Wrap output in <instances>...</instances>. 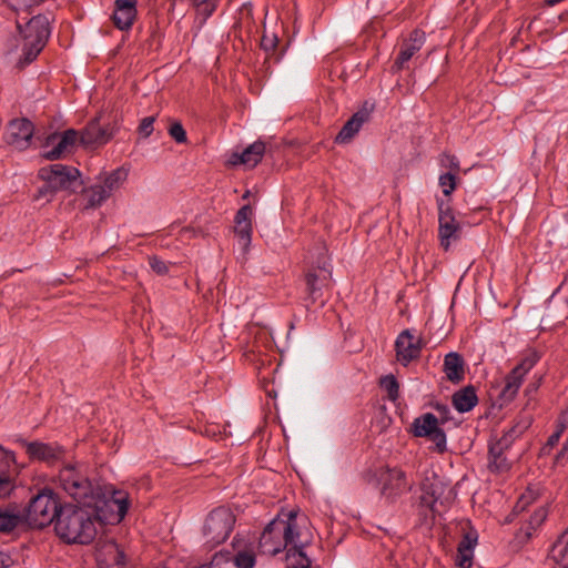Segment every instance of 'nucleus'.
Wrapping results in <instances>:
<instances>
[{
	"instance_id": "nucleus-29",
	"label": "nucleus",
	"mask_w": 568,
	"mask_h": 568,
	"mask_svg": "<svg viewBox=\"0 0 568 568\" xmlns=\"http://www.w3.org/2000/svg\"><path fill=\"white\" fill-rule=\"evenodd\" d=\"M64 455V450L57 444L38 443V462L42 460L48 465H55Z\"/></svg>"
},
{
	"instance_id": "nucleus-23",
	"label": "nucleus",
	"mask_w": 568,
	"mask_h": 568,
	"mask_svg": "<svg viewBox=\"0 0 568 568\" xmlns=\"http://www.w3.org/2000/svg\"><path fill=\"white\" fill-rule=\"evenodd\" d=\"M80 205L84 210L100 207L110 196L108 190L102 187L101 183L92 184L88 187L80 189Z\"/></svg>"
},
{
	"instance_id": "nucleus-21",
	"label": "nucleus",
	"mask_w": 568,
	"mask_h": 568,
	"mask_svg": "<svg viewBox=\"0 0 568 568\" xmlns=\"http://www.w3.org/2000/svg\"><path fill=\"white\" fill-rule=\"evenodd\" d=\"M369 119V112L366 109H362L355 112L351 119L343 125L341 131L335 138V142L338 144H346L359 132L361 128Z\"/></svg>"
},
{
	"instance_id": "nucleus-6",
	"label": "nucleus",
	"mask_w": 568,
	"mask_h": 568,
	"mask_svg": "<svg viewBox=\"0 0 568 568\" xmlns=\"http://www.w3.org/2000/svg\"><path fill=\"white\" fill-rule=\"evenodd\" d=\"M374 479L382 498L387 503H395L414 487V483L408 480L406 473L397 467L377 468L374 473Z\"/></svg>"
},
{
	"instance_id": "nucleus-4",
	"label": "nucleus",
	"mask_w": 568,
	"mask_h": 568,
	"mask_svg": "<svg viewBox=\"0 0 568 568\" xmlns=\"http://www.w3.org/2000/svg\"><path fill=\"white\" fill-rule=\"evenodd\" d=\"M6 2L17 13V29L24 41L22 48L23 58L17 63L19 69H23L36 59L33 53L36 45V26L33 24L36 16L33 14V6L36 4V0H6Z\"/></svg>"
},
{
	"instance_id": "nucleus-51",
	"label": "nucleus",
	"mask_w": 568,
	"mask_h": 568,
	"mask_svg": "<svg viewBox=\"0 0 568 568\" xmlns=\"http://www.w3.org/2000/svg\"><path fill=\"white\" fill-rule=\"evenodd\" d=\"M568 454V442L564 444L562 448L556 455L555 462L559 464Z\"/></svg>"
},
{
	"instance_id": "nucleus-48",
	"label": "nucleus",
	"mask_w": 568,
	"mask_h": 568,
	"mask_svg": "<svg viewBox=\"0 0 568 568\" xmlns=\"http://www.w3.org/2000/svg\"><path fill=\"white\" fill-rule=\"evenodd\" d=\"M276 43H277V38L275 36H273V37L264 36L262 38L261 45L265 51H271L276 47Z\"/></svg>"
},
{
	"instance_id": "nucleus-7",
	"label": "nucleus",
	"mask_w": 568,
	"mask_h": 568,
	"mask_svg": "<svg viewBox=\"0 0 568 568\" xmlns=\"http://www.w3.org/2000/svg\"><path fill=\"white\" fill-rule=\"evenodd\" d=\"M36 506V495H32L24 506H9L0 508V532L8 534L14 529L29 530L33 529L36 518L33 517V508Z\"/></svg>"
},
{
	"instance_id": "nucleus-12",
	"label": "nucleus",
	"mask_w": 568,
	"mask_h": 568,
	"mask_svg": "<svg viewBox=\"0 0 568 568\" xmlns=\"http://www.w3.org/2000/svg\"><path fill=\"white\" fill-rule=\"evenodd\" d=\"M62 506L51 489H38V528L47 527L59 520Z\"/></svg>"
},
{
	"instance_id": "nucleus-9",
	"label": "nucleus",
	"mask_w": 568,
	"mask_h": 568,
	"mask_svg": "<svg viewBox=\"0 0 568 568\" xmlns=\"http://www.w3.org/2000/svg\"><path fill=\"white\" fill-rule=\"evenodd\" d=\"M537 361L536 355L526 356L507 374L505 385L499 393L500 405H506L516 397L525 376L534 368Z\"/></svg>"
},
{
	"instance_id": "nucleus-45",
	"label": "nucleus",
	"mask_w": 568,
	"mask_h": 568,
	"mask_svg": "<svg viewBox=\"0 0 568 568\" xmlns=\"http://www.w3.org/2000/svg\"><path fill=\"white\" fill-rule=\"evenodd\" d=\"M17 442L26 450V453L29 455L30 459H33L36 457V443L34 442H27L24 438H21V437L17 438Z\"/></svg>"
},
{
	"instance_id": "nucleus-52",
	"label": "nucleus",
	"mask_w": 568,
	"mask_h": 568,
	"mask_svg": "<svg viewBox=\"0 0 568 568\" xmlns=\"http://www.w3.org/2000/svg\"><path fill=\"white\" fill-rule=\"evenodd\" d=\"M556 541L562 545H568V528L560 534Z\"/></svg>"
},
{
	"instance_id": "nucleus-13",
	"label": "nucleus",
	"mask_w": 568,
	"mask_h": 568,
	"mask_svg": "<svg viewBox=\"0 0 568 568\" xmlns=\"http://www.w3.org/2000/svg\"><path fill=\"white\" fill-rule=\"evenodd\" d=\"M116 123L100 124V116L92 119L85 128L79 132V141L84 146L102 145L108 143L116 133Z\"/></svg>"
},
{
	"instance_id": "nucleus-17",
	"label": "nucleus",
	"mask_w": 568,
	"mask_h": 568,
	"mask_svg": "<svg viewBox=\"0 0 568 568\" xmlns=\"http://www.w3.org/2000/svg\"><path fill=\"white\" fill-rule=\"evenodd\" d=\"M252 207L250 205L242 206L234 217V233L237 237V245L245 255L252 242Z\"/></svg>"
},
{
	"instance_id": "nucleus-47",
	"label": "nucleus",
	"mask_w": 568,
	"mask_h": 568,
	"mask_svg": "<svg viewBox=\"0 0 568 568\" xmlns=\"http://www.w3.org/2000/svg\"><path fill=\"white\" fill-rule=\"evenodd\" d=\"M530 417H523L518 419L514 425V428H516L517 434L523 435L530 426Z\"/></svg>"
},
{
	"instance_id": "nucleus-43",
	"label": "nucleus",
	"mask_w": 568,
	"mask_h": 568,
	"mask_svg": "<svg viewBox=\"0 0 568 568\" xmlns=\"http://www.w3.org/2000/svg\"><path fill=\"white\" fill-rule=\"evenodd\" d=\"M149 264H150L151 268L159 275H164L169 272L168 264L163 260H161L156 256L150 257Z\"/></svg>"
},
{
	"instance_id": "nucleus-44",
	"label": "nucleus",
	"mask_w": 568,
	"mask_h": 568,
	"mask_svg": "<svg viewBox=\"0 0 568 568\" xmlns=\"http://www.w3.org/2000/svg\"><path fill=\"white\" fill-rule=\"evenodd\" d=\"M297 561L296 564H292L287 568H311L312 560L306 556L304 549H302V555H296Z\"/></svg>"
},
{
	"instance_id": "nucleus-24",
	"label": "nucleus",
	"mask_w": 568,
	"mask_h": 568,
	"mask_svg": "<svg viewBox=\"0 0 568 568\" xmlns=\"http://www.w3.org/2000/svg\"><path fill=\"white\" fill-rule=\"evenodd\" d=\"M265 151V143L260 140L255 141L254 143L245 148L242 153H234L232 155V163H240L246 165L247 168H254L261 162Z\"/></svg>"
},
{
	"instance_id": "nucleus-15",
	"label": "nucleus",
	"mask_w": 568,
	"mask_h": 568,
	"mask_svg": "<svg viewBox=\"0 0 568 568\" xmlns=\"http://www.w3.org/2000/svg\"><path fill=\"white\" fill-rule=\"evenodd\" d=\"M34 133V126L28 119H14L12 120L6 132V142L17 150L27 149L32 140Z\"/></svg>"
},
{
	"instance_id": "nucleus-3",
	"label": "nucleus",
	"mask_w": 568,
	"mask_h": 568,
	"mask_svg": "<svg viewBox=\"0 0 568 568\" xmlns=\"http://www.w3.org/2000/svg\"><path fill=\"white\" fill-rule=\"evenodd\" d=\"M38 179L43 185L38 186V201L45 199L50 201L57 191L77 193L83 185L80 171L71 165L61 163L49 164L39 170Z\"/></svg>"
},
{
	"instance_id": "nucleus-32",
	"label": "nucleus",
	"mask_w": 568,
	"mask_h": 568,
	"mask_svg": "<svg viewBox=\"0 0 568 568\" xmlns=\"http://www.w3.org/2000/svg\"><path fill=\"white\" fill-rule=\"evenodd\" d=\"M128 178V170L124 168H118L106 174L103 179L102 187L108 190V195L118 190Z\"/></svg>"
},
{
	"instance_id": "nucleus-34",
	"label": "nucleus",
	"mask_w": 568,
	"mask_h": 568,
	"mask_svg": "<svg viewBox=\"0 0 568 568\" xmlns=\"http://www.w3.org/2000/svg\"><path fill=\"white\" fill-rule=\"evenodd\" d=\"M38 54L45 45L51 36V22L47 16L38 14Z\"/></svg>"
},
{
	"instance_id": "nucleus-59",
	"label": "nucleus",
	"mask_w": 568,
	"mask_h": 568,
	"mask_svg": "<svg viewBox=\"0 0 568 568\" xmlns=\"http://www.w3.org/2000/svg\"><path fill=\"white\" fill-rule=\"evenodd\" d=\"M566 305H567V307H568V296H567V300H566Z\"/></svg>"
},
{
	"instance_id": "nucleus-28",
	"label": "nucleus",
	"mask_w": 568,
	"mask_h": 568,
	"mask_svg": "<svg viewBox=\"0 0 568 568\" xmlns=\"http://www.w3.org/2000/svg\"><path fill=\"white\" fill-rule=\"evenodd\" d=\"M478 403L474 386L469 385L453 395V405L459 413L470 412Z\"/></svg>"
},
{
	"instance_id": "nucleus-42",
	"label": "nucleus",
	"mask_w": 568,
	"mask_h": 568,
	"mask_svg": "<svg viewBox=\"0 0 568 568\" xmlns=\"http://www.w3.org/2000/svg\"><path fill=\"white\" fill-rule=\"evenodd\" d=\"M154 121H155V118L154 116H146V118H143L140 122V125H139V133L144 136V138H148L151 135V133L153 132V124H154Z\"/></svg>"
},
{
	"instance_id": "nucleus-31",
	"label": "nucleus",
	"mask_w": 568,
	"mask_h": 568,
	"mask_svg": "<svg viewBox=\"0 0 568 568\" xmlns=\"http://www.w3.org/2000/svg\"><path fill=\"white\" fill-rule=\"evenodd\" d=\"M233 562L236 568H254L256 564L254 546L251 544L239 548L233 557Z\"/></svg>"
},
{
	"instance_id": "nucleus-10",
	"label": "nucleus",
	"mask_w": 568,
	"mask_h": 568,
	"mask_svg": "<svg viewBox=\"0 0 568 568\" xmlns=\"http://www.w3.org/2000/svg\"><path fill=\"white\" fill-rule=\"evenodd\" d=\"M412 433L416 437H428L439 453L446 450V434L438 427V419L432 413H425L414 419Z\"/></svg>"
},
{
	"instance_id": "nucleus-1",
	"label": "nucleus",
	"mask_w": 568,
	"mask_h": 568,
	"mask_svg": "<svg viewBox=\"0 0 568 568\" xmlns=\"http://www.w3.org/2000/svg\"><path fill=\"white\" fill-rule=\"evenodd\" d=\"M312 541L311 535L302 530L297 510L281 511L271 520L261 534L258 547L261 552L275 556L286 549V557L302 555Z\"/></svg>"
},
{
	"instance_id": "nucleus-25",
	"label": "nucleus",
	"mask_w": 568,
	"mask_h": 568,
	"mask_svg": "<svg viewBox=\"0 0 568 568\" xmlns=\"http://www.w3.org/2000/svg\"><path fill=\"white\" fill-rule=\"evenodd\" d=\"M443 371L446 378L454 383H460L465 377V362L460 354L450 352L445 355Z\"/></svg>"
},
{
	"instance_id": "nucleus-2",
	"label": "nucleus",
	"mask_w": 568,
	"mask_h": 568,
	"mask_svg": "<svg viewBox=\"0 0 568 568\" xmlns=\"http://www.w3.org/2000/svg\"><path fill=\"white\" fill-rule=\"evenodd\" d=\"M95 511L93 506L64 505L54 530L68 544H90L95 535Z\"/></svg>"
},
{
	"instance_id": "nucleus-22",
	"label": "nucleus",
	"mask_w": 568,
	"mask_h": 568,
	"mask_svg": "<svg viewBox=\"0 0 568 568\" xmlns=\"http://www.w3.org/2000/svg\"><path fill=\"white\" fill-rule=\"evenodd\" d=\"M507 440H497L489 445L488 468L493 473L503 474L510 469V462L505 456Z\"/></svg>"
},
{
	"instance_id": "nucleus-26",
	"label": "nucleus",
	"mask_w": 568,
	"mask_h": 568,
	"mask_svg": "<svg viewBox=\"0 0 568 568\" xmlns=\"http://www.w3.org/2000/svg\"><path fill=\"white\" fill-rule=\"evenodd\" d=\"M331 271L324 265L320 273L315 271H308L306 280V290L310 297L315 302L321 296V291L325 286L331 277Z\"/></svg>"
},
{
	"instance_id": "nucleus-19",
	"label": "nucleus",
	"mask_w": 568,
	"mask_h": 568,
	"mask_svg": "<svg viewBox=\"0 0 568 568\" xmlns=\"http://www.w3.org/2000/svg\"><path fill=\"white\" fill-rule=\"evenodd\" d=\"M425 39L426 37L424 31L419 29L412 31L409 38L403 42L399 53L396 58L395 67L398 70L404 69L405 63L408 62L413 55L422 49L425 43Z\"/></svg>"
},
{
	"instance_id": "nucleus-58",
	"label": "nucleus",
	"mask_w": 568,
	"mask_h": 568,
	"mask_svg": "<svg viewBox=\"0 0 568 568\" xmlns=\"http://www.w3.org/2000/svg\"><path fill=\"white\" fill-rule=\"evenodd\" d=\"M235 542H236V544H239V542H240L239 538H235V539H234V544H235Z\"/></svg>"
},
{
	"instance_id": "nucleus-35",
	"label": "nucleus",
	"mask_w": 568,
	"mask_h": 568,
	"mask_svg": "<svg viewBox=\"0 0 568 568\" xmlns=\"http://www.w3.org/2000/svg\"><path fill=\"white\" fill-rule=\"evenodd\" d=\"M381 387L387 392L390 400L395 402L399 396V385L394 375H386L381 378Z\"/></svg>"
},
{
	"instance_id": "nucleus-39",
	"label": "nucleus",
	"mask_w": 568,
	"mask_h": 568,
	"mask_svg": "<svg viewBox=\"0 0 568 568\" xmlns=\"http://www.w3.org/2000/svg\"><path fill=\"white\" fill-rule=\"evenodd\" d=\"M438 183L444 195L449 196L456 189V175L453 172L443 173L439 175Z\"/></svg>"
},
{
	"instance_id": "nucleus-18",
	"label": "nucleus",
	"mask_w": 568,
	"mask_h": 568,
	"mask_svg": "<svg viewBox=\"0 0 568 568\" xmlns=\"http://www.w3.org/2000/svg\"><path fill=\"white\" fill-rule=\"evenodd\" d=\"M138 0H114L112 21L121 31H129L138 16Z\"/></svg>"
},
{
	"instance_id": "nucleus-8",
	"label": "nucleus",
	"mask_w": 568,
	"mask_h": 568,
	"mask_svg": "<svg viewBox=\"0 0 568 568\" xmlns=\"http://www.w3.org/2000/svg\"><path fill=\"white\" fill-rule=\"evenodd\" d=\"M234 524L235 516L231 509L219 507L212 510L206 517L203 527V535L206 542L212 546L224 542L233 530Z\"/></svg>"
},
{
	"instance_id": "nucleus-11",
	"label": "nucleus",
	"mask_w": 568,
	"mask_h": 568,
	"mask_svg": "<svg viewBox=\"0 0 568 568\" xmlns=\"http://www.w3.org/2000/svg\"><path fill=\"white\" fill-rule=\"evenodd\" d=\"M438 204V236L440 245L447 251L450 247L452 241L459 237L460 224L456 221L455 215L448 203L443 200H437Z\"/></svg>"
},
{
	"instance_id": "nucleus-53",
	"label": "nucleus",
	"mask_w": 568,
	"mask_h": 568,
	"mask_svg": "<svg viewBox=\"0 0 568 568\" xmlns=\"http://www.w3.org/2000/svg\"><path fill=\"white\" fill-rule=\"evenodd\" d=\"M564 0H545V3L549 7H554L560 2H562Z\"/></svg>"
},
{
	"instance_id": "nucleus-27",
	"label": "nucleus",
	"mask_w": 568,
	"mask_h": 568,
	"mask_svg": "<svg viewBox=\"0 0 568 568\" xmlns=\"http://www.w3.org/2000/svg\"><path fill=\"white\" fill-rule=\"evenodd\" d=\"M477 544V536L466 534L457 547L455 564L459 568H470L473 565L474 548Z\"/></svg>"
},
{
	"instance_id": "nucleus-56",
	"label": "nucleus",
	"mask_w": 568,
	"mask_h": 568,
	"mask_svg": "<svg viewBox=\"0 0 568 568\" xmlns=\"http://www.w3.org/2000/svg\"><path fill=\"white\" fill-rule=\"evenodd\" d=\"M4 557L6 556L0 552V568H4L6 567Z\"/></svg>"
},
{
	"instance_id": "nucleus-46",
	"label": "nucleus",
	"mask_w": 568,
	"mask_h": 568,
	"mask_svg": "<svg viewBox=\"0 0 568 568\" xmlns=\"http://www.w3.org/2000/svg\"><path fill=\"white\" fill-rule=\"evenodd\" d=\"M520 434H517L516 428L511 426L507 432L498 440H507V448H509L516 438H518Z\"/></svg>"
},
{
	"instance_id": "nucleus-37",
	"label": "nucleus",
	"mask_w": 568,
	"mask_h": 568,
	"mask_svg": "<svg viewBox=\"0 0 568 568\" xmlns=\"http://www.w3.org/2000/svg\"><path fill=\"white\" fill-rule=\"evenodd\" d=\"M111 504L116 507V518L118 520H122L129 509V500L128 495L123 491H115L112 496Z\"/></svg>"
},
{
	"instance_id": "nucleus-30",
	"label": "nucleus",
	"mask_w": 568,
	"mask_h": 568,
	"mask_svg": "<svg viewBox=\"0 0 568 568\" xmlns=\"http://www.w3.org/2000/svg\"><path fill=\"white\" fill-rule=\"evenodd\" d=\"M437 501H438V486L430 485V486H424L423 487V495L419 499V506L425 509V515L427 516V513H430L434 515L438 511L437 509Z\"/></svg>"
},
{
	"instance_id": "nucleus-38",
	"label": "nucleus",
	"mask_w": 568,
	"mask_h": 568,
	"mask_svg": "<svg viewBox=\"0 0 568 568\" xmlns=\"http://www.w3.org/2000/svg\"><path fill=\"white\" fill-rule=\"evenodd\" d=\"M217 7V0H206L196 10L197 18L201 19L200 23L204 24L206 20L213 14Z\"/></svg>"
},
{
	"instance_id": "nucleus-41",
	"label": "nucleus",
	"mask_w": 568,
	"mask_h": 568,
	"mask_svg": "<svg viewBox=\"0 0 568 568\" xmlns=\"http://www.w3.org/2000/svg\"><path fill=\"white\" fill-rule=\"evenodd\" d=\"M442 165L447 168L449 171L448 172H453L455 175L457 174V172L459 171V160L457 159V156L455 155H452V154H444L442 156Z\"/></svg>"
},
{
	"instance_id": "nucleus-40",
	"label": "nucleus",
	"mask_w": 568,
	"mask_h": 568,
	"mask_svg": "<svg viewBox=\"0 0 568 568\" xmlns=\"http://www.w3.org/2000/svg\"><path fill=\"white\" fill-rule=\"evenodd\" d=\"M169 134L176 143H185L187 140L186 132L180 122L171 124Z\"/></svg>"
},
{
	"instance_id": "nucleus-5",
	"label": "nucleus",
	"mask_w": 568,
	"mask_h": 568,
	"mask_svg": "<svg viewBox=\"0 0 568 568\" xmlns=\"http://www.w3.org/2000/svg\"><path fill=\"white\" fill-rule=\"evenodd\" d=\"M63 490L83 506H93L94 488L88 476L77 466L67 465L59 473Z\"/></svg>"
},
{
	"instance_id": "nucleus-20",
	"label": "nucleus",
	"mask_w": 568,
	"mask_h": 568,
	"mask_svg": "<svg viewBox=\"0 0 568 568\" xmlns=\"http://www.w3.org/2000/svg\"><path fill=\"white\" fill-rule=\"evenodd\" d=\"M16 464L13 453L0 446V498L9 496L13 489L12 465Z\"/></svg>"
},
{
	"instance_id": "nucleus-57",
	"label": "nucleus",
	"mask_w": 568,
	"mask_h": 568,
	"mask_svg": "<svg viewBox=\"0 0 568 568\" xmlns=\"http://www.w3.org/2000/svg\"><path fill=\"white\" fill-rule=\"evenodd\" d=\"M437 409H438V410H443V412H447V410H448V408H447L446 406H443V407H439V406H438V407H437Z\"/></svg>"
},
{
	"instance_id": "nucleus-49",
	"label": "nucleus",
	"mask_w": 568,
	"mask_h": 568,
	"mask_svg": "<svg viewBox=\"0 0 568 568\" xmlns=\"http://www.w3.org/2000/svg\"><path fill=\"white\" fill-rule=\"evenodd\" d=\"M559 438L560 437H559L558 433L551 434L547 440V444L542 448L544 453L550 450L555 445H557V443L559 442Z\"/></svg>"
},
{
	"instance_id": "nucleus-16",
	"label": "nucleus",
	"mask_w": 568,
	"mask_h": 568,
	"mask_svg": "<svg viewBox=\"0 0 568 568\" xmlns=\"http://www.w3.org/2000/svg\"><path fill=\"white\" fill-rule=\"evenodd\" d=\"M79 141V132L74 129H68L62 134H53L48 139L47 146L54 143L51 150H44L41 156L47 160H57L67 152H70L72 148Z\"/></svg>"
},
{
	"instance_id": "nucleus-55",
	"label": "nucleus",
	"mask_w": 568,
	"mask_h": 568,
	"mask_svg": "<svg viewBox=\"0 0 568 568\" xmlns=\"http://www.w3.org/2000/svg\"><path fill=\"white\" fill-rule=\"evenodd\" d=\"M565 427H566L565 424H558L555 433H558L559 437H561V435L565 430Z\"/></svg>"
},
{
	"instance_id": "nucleus-36",
	"label": "nucleus",
	"mask_w": 568,
	"mask_h": 568,
	"mask_svg": "<svg viewBox=\"0 0 568 568\" xmlns=\"http://www.w3.org/2000/svg\"><path fill=\"white\" fill-rule=\"evenodd\" d=\"M550 557L559 565V568H568V545L556 541L551 547Z\"/></svg>"
},
{
	"instance_id": "nucleus-14",
	"label": "nucleus",
	"mask_w": 568,
	"mask_h": 568,
	"mask_svg": "<svg viewBox=\"0 0 568 568\" xmlns=\"http://www.w3.org/2000/svg\"><path fill=\"white\" fill-rule=\"evenodd\" d=\"M423 345L419 336H415L409 329L403 331L395 341L397 361L407 366L412 361L419 357Z\"/></svg>"
},
{
	"instance_id": "nucleus-50",
	"label": "nucleus",
	"mask_w": 568,
	"mask_h": 568,
	"mask_svg": "<svg viewBox=\"0 0 568 568\" xmlns=\"http://www.w3.org/2000/svg\"><path fill=\"white\" fill-rule=\"evenodd\" d=\"M116 565L114 567H105V568H124V554L116 549L115 558H114ZM101 568H104L101 566Z\"/></svg>"
},
{
	"instance_id": "nucleus-33",
	"label": "nucleus",
	"mask_w": 568,
	"mask_h": 568,
	"mask_svg": "<svg viewBox=\"0 0 568 568\" xmlns=\"http://www.w3.org/2000/svg\"><path fill=\"white\" fill-rule=\"evenodd\" d=\"M547 515H548L547 509L544 507H539L534 511V514L530 516L527 525L520 529V532L525 535V538L527 540L530 539V537L532 536V532L536 531L541 526V524L546 520Z\"/></svg>"
},
{
	"instance_id": "nucleus-54",
	"label": "nucleus",
	"mask_w": 568,
	"mask_h": 568,
	"mask_svg": "<svg viewBox=\"0 0 568 568\" xmlns=\"http://www.w3.org/2000/svg\"><path fill=\"white\" fill-rule=\"evenodd\" d=\"M183 233L184 234H190V236H194L196 234L195 230L193 227H185V229H183Z\"/></svg>"
}]
</instances>
